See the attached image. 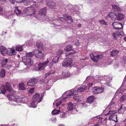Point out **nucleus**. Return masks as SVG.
Masks as SVG:
<instances>
[{"label": "nucleus", "mask_w": 126, "mask_h": 126, "mask_svg": "<svg viewBox=\"0 0 126 126\" xmlns=\"http://www.w3.org/2000/svg\"><path fill=\"white\" fill-rule=\"evenodd\" d=\"M35 12L34 8L32 6L26 7L23 11V13L27 15H34Z\"/></svg>", "instance_id": "f257e3e1"}, {"label": "nucleus", "mask_w": 126, "mask_h": 126, "mask_svg": "<svg viewBox=\"0 0 126 126\" xmlns=\"http://www.w3.org/2000/svg\"><path fill=\"white\" fill-rule=\"evenodd\" d=\"M21 58L23 62L24 63L25 65L30 66L33 65V60H32L31 59H30L29 57L25 56L22 57Z\"/></svg>", "instance_id": "f03ea898"}, {"label": "nucleus", "mask_w": 126, "mask_h": 126, "mask_svg": "<svg viewBox=\"0 0 126 126\" xmlns=\"http://www.w3.org/2000/svg\"><path fill=\"white\" fill-rule=\"evenodd\" d=\"M33 55L38 58H42L44 56V54L42 51L38 49H35L33 52Z\"/></svg>", "instance_id": "7ed1b4c3"}, {"label": "nucleus", "mask_w": 126, "mask_h": 126, "mask_svg": "<svg viewBox=\"0 0 126 126\" xmlns=\"http://www.w3.org/2000/svg\"><path fill=\"white\" fill-rule=\"evenodd\" d=\"M104 88L100 87H95L92 89L93 92L94 94H97L102 92L104 91Z\"/></svg>", "instance_id": "20e7f679"}, {"label": "nucleus", "mask_w": 126, "mask_h": 126, "mask_svg": "<svg viewBox=\"0 0 126 126\" xmlns=\"http://www.w3.org/2000/svg\"><path fill=\"white\" fill-rule=\"evenodd\" d=\"M73 62L72 59L69 58L67 60H64L62 63V65L63 66L68 67L71 66Z\"/></svg>", "instance_id": "39448f33"}, {"label": "nucleus", "mask_w": 126, "mask_h": 126, "mask_svg": "<svg viewBox=\"0 0 126 126\" xmlns=\"http://www.w3.org/2000/svg\"><path fill=\"white\" fill-rule=\"evenodd\" d=\"M49 61L47 59V61H45L44 63H40L38 64V70H43L45 68V66H47L49 63Z\"/></svg>", "instance_id": "423d86ee"}, {"label": "nucleus", "mask_w": 126, "mask_h": 126, "mask_svg": "<svg viewBox=\"0 0 126 126\" xmlns=\"http://www.w3.org/2000/svg\"><path fill=\"white\" fill-rule=\"evenodd\" d=\"M64 18L62 17L60 18L59 19L62 20H63L64 18L66 21L68 23H71L73 22V20L71 17L69 15H64Z\"/></svg>", "instance_id": "0eeeda50"}, {"label": "nucleus", "mask_w": 126, "mask_h": 126, "mask_svg": "<svg viewBox=\"0 0 126 126\" xmlns=\"http://www.w3.org/2000/svg\"><path fill=\"white\" fill-rule=\"evenodd\" d=\"M8 99L11 101L10 103L12 105L15 106L16 102V97L13 94H9L7 96Z\"/></svg>", "instance_id": "6e6552de"}, {"label": "nucleus", "mask_w": 126, "mask_h": 126, "mask_svg": "<svg viewBox=\"0 0 126 126\" xmlns=\"http://www.w3.org/2000/svg\"><path fill=\"white\" fill-rule=\"evenodd\" d=\"M112 25L115 29L117 30L121 29L123 27L122 24L119 22H115L113 23Z\"/></svg>", "instance_id": "1a4fd4ad"}, {"label": "nucleus", "mask_w": 126, "mask_h": 126, "mask_svg": "<svg viewBox=\"0 0 126 126\" xmlns=\"http://www.w3.org/2000/svg\"><path fill=\"white\" fill-rule=\"evenodd\" d=\"M37 81V79L34 78L31 79L27 83V84L28 86H33L36 84Z\"/></svg>", "instance_id": "9d476101"}, {"label": "nucleus", "mask_w": 126, "mask_h": 126, "mask_svg": "<svg viewBox=\"0 0 126 126\" xmlns=\"http://www.w3.org/2000/svg\"><path fill=\"white\" fill-rule=\"evenodd\" d=\"M14 13H12L11 11H9L6 12L4 14L5 17L6 18L9 19L12 17H15V15H14Z\"/></svg>", "instance_id": "9b49d317"}, {"label": "nucleus", "mask_w": 126, "mask_h": 126, "mask_svg": "<svg viewBox=\"0 0 126 126\" xmlns=\"http://www.w3.org/2000/svg\"><path fill=\"white\" fill-rule=\"evenodd\" d=\"M47 10V8L46 7L40 9L39 11V15L42 16L46 15Z\"/></svg>", "instance_id": "f8f14e48"}, {"label": "nucleus", "mask_w": 126, "mask_h": 126, "mask_svg": "<svg viewBox=\"0 0 126 126\" xmlns=\"http://www.w3.org/2000/svg\"><path fill=\"white\" fill-rule=\"evenodd\" d=\"M15 51V50L13 48H9L7 49L6 54L8 55L12 56L14 55Z\"/></svg>", "instance_id": "ddd939ff"}, {"label": "nucleus", "mask_w": 126, "mask_h": 126, "mask_svg": "<svg viewBox=\"0 0 126 126\" xmlns=\"http://www.w3.org/2000/svg\"><path fill=\"white\" fill-rule=\"evenodd\" d=\"M103 56L102 54L97 55L95 56L94 57L93 61L96 63L98 62V60L102 58Z\"/></svg>", "instance_id": "4468645a"}, {"label": "nucleus", "mask_w": 126, "mask_h": 126, "mask_svg": "<svg viewBox=\"0 0 126 126\" xmlns=\"http://www.w3.org/2000/svg\"><path fill=\"white\" fill-rule=\"evenodd\" d=\"M5 88L7 91L9 92L12 91L13 89L10 83L7 82L5 83Z\"/></svg>", "instance_id": "2eb2a0df"}, {"label": "nucleus", "mask_w": 126, "mask_h": 126, "mask_svg": "<svg viewBox=\"0 0 126 126\" xmlns=\"http://www.w3.org/2000/svg\"><path fill=\"white\" fill-rule=\"evenodd\" d=\"M121 34L120 32L119 31H116V33H114L112 34V36H113L117 40L118 39L119 37V36L121 35Z\"/></svg>", "instance_id": "dca6fc26"}, {"label": "nucleus", "mask_w": 126, "mask_h": 126, "mask_svg": "<svg viewBox=\"0 0 126 126\" xmlns=\"http://www.w3.org/2000/svg\"><path fill=\"white\" fill-rule=\"evenodd\" d=\"M0 49L1 54L4 56L5 54L6 53L7 49L5 47L2 46H1Z\"/></svg>", "instance_id": "f3484780"}, {"label": "nucleus", "mask_w": 126, "mask_h": 126, "mask_svg": "<svg viewBox=\"0 0 126 126\" xmlns=\"http://www.w3.org/2000/svg\"><path fill=\"white\" fill-rule=\"evenodd\" d=\"M116 16L117 20L119 21L123 19L124 17V15L121 13H118V15H117Z\"/></svg>", "instance_id": "a211bd4d"}, {"label": "nucleus", "mask_w": 126, "mask_h": 126, "mask_svg": "<svg viewBox=\"0 0 126 126\" xmlns=\"http://www.w3.org/2000/svg\"><path fill=\"white\" fill-rule=\"evenodd\" d=\"M94 96L91 95L87 99V103L91 104L93 101L94 99Z\"/></svg>", "instance_id": "6ab92c4d"}, {"label": "nucleus", "mask_w": 126, "mask_h": 126, "mask_svg": "<svg viewBox=\"0 0 126 126\" xmlns=\"http://www.w3.org/2000/svg\"><path fill=\"white\" fill-rule=\"evenodd\" d=\"M119 51L117 50H114L110 53V55L112 57L117 55L119 53Z\"/></svg>", "instance_id": "aec40b11"}, {"label": "nucleus", "mask_w": 126, "mask_h": 126, "mask_svg": "<svg viewBox=\"0 0 126 126\" xmlns=\"http://www.w3.org/2000/svg\"><path fill=\"white\" fill-rule=\"evenodd\" d=\"M114 119H116V121H115V122H117L118 121L117 120V116L116 115L113 114L111 115L109 117V120H113L115 121L114 120Z\"/></svg>", "instance_id": "412c9836"}, {"label": "nucleus", "mask_w": 126, "mask_h": 126, "mask_svg": "<svg viewBox=\"0 0 126 126\" xmlns=\"http://www.w3.org/2000/svg\"><path fill=\"white\" fill-rule=\"evenodd\" d=\"M92 13L94 15L95 17H96L98 16L99 13V9H93Z\"/></svg>", "instance_id": "4be33fe9"}, {"label": "nucleus", "mask_w": 126, "mask_h": 126, "mask_svg": "<svg viewBox=\"0 0 126 126\" xmlns=\"http://www.w3.org/2000/svg\"><path fill=\"white\" fill-rule=\"evenodd\" d=\"M67 109L68 110L72 111L73 109V104L71 102H69L67 104Z\"/></svg>", "instance_id": "5701e85b"}, {"label": "nucleus", "mask_w": 126, "mask_h": 126, "mask_svg": "<svg viewBox=\"0 0 126 126\" xmlns=\"http://www.w3.org/2000/svg\"><path fill=\"white\" fill-rule=\"evenodd\" d=\"M86 89V87L85 85H83L79 88L77 90L78 92H82L84 91Z\"/></svg>", "instance_id": "b1692460"}, {"label": "nucleus", "mask_w": 126, "mask_h": 126, "mask_svg": "<svg viewBox=\"0 0 126 126\" xmlns=\"http://www.w3.org/2000/svg\"><path fill=\"white\" fill-rule=\"evenodd\" d=\"M0 90L1 92H0V94H5L6 91L4 85H2L1 86Z\"/></svg>", "instance_id": "393cba45"}, {"label": "nucleus", "mask_w": 126, "mask_h": 126, "mask_svg": "<svg viewBox=\"0 0 126 126\" xmlns=\"http://www.w3.org/2000/svg\"><path fill=\"white\" fill-rule=\"evenodd\" d=\"M47 6L50 8H52L55 7V4L53 2H48L47 3Z\"/></svg>", "instance_id": "a878e982"}, {"label": "nucleus", "mask_w": 126, "mask_h": 126, "mask_svg": "<svg viewBox=\"0 0 126 126\" xmlns=\"http://www.w3.org/2000/svg\"><path fill=\"white\" fill-rule=\"evenodd\" d=\"M19 88L20 90H24L26 89L24 86V84L23 83H20L19 84Z\"/></svg>", "instance_id": "bb28decb"}, {"label": "nucleus", "mask_w": 126, "mask_h": 126, "mask_svg": "<svg viewBox=\"0 0 126 126\" xmlns=\"http://www.w3.org/2000/svg\"><path fill=\"white\" fill-rule=\"evenodd\" d=\"M5 74V71L3 69H2L0 71V77L1 78L4 77Z\"/></svg>", "instance_id": "cd10ccee"}, {"label": "nucleus", "mask_w": 126, "mask_h": 126, "mask_svg": "<svg viewBox=\"0 0 126 126\" xmlns=\"http://www.w3.org/2000/svg\"><path fill=\"white\" fill-rule=\"evenodd\" d=\"M113 9H115L118 12H120L121 10L120 8L116 5H112Z\"/></svg>", "instance_id": "c85d7f7f"}, {"label": "nucleus", "mask_w": 126, "mask_h": 126, "mask_svg": "<svg viewBox=\"0 0 126 126\" xmlns=\"http://www.w3.org/2000/svg\"><path fill=\"white\" fill-rule=\"evenodd\" d=\"M23 101L22 97L19 96H16V102L17 103L21 102Z\"/></svg>", "instance_id": "c756f323"}, {"label": "nucleus", "mask_w": 126, "mask_h": 126, "mask_svg": "<svg viewBox=\"0 0 126 126\" xmlns=\"http://www.w3.org/2000/svg\"><path fill=\"white\" fill-rule=\"evenodd\" d=\"M7 0H0V3L1 4L4 3ZM11 3L13 4H14L15 3V0H9Z\"/></svg>", "instance_id": "7c9ffc66"}, {"label": "nucleus", "mask_w": 126, "mask_h": 126, "mask_svg": "<svg viewBox=\"0 0 126 126\" xmlns=\"http://www.w3.org/2000/svg\"><path fill=\"white\" fill-rule=\"evenodd\" d=\"M78 92L77 91L75 90L72 91L69 93V94L67 95V96H68V95L70 96L71 95H76L78 94Z\"/></svg>", "instance_id": "2f4dec72"}, {"label": "nucleus", "mask_w": 126, "mask_h": 126, "mask_svg": "<svg viewBox=\"0 0 126 126\" xmlns=\"http://www.w3.org/2000/svg\"><path fill=\"white\" fill-rule=\"evenodd\" d=\"M72 46L71 45H69L67 46L64 49L65 51H69L72 50Z\"/></svg>", "instance_id": "473e14b6"}, {"label": "nucleus", "mask_w": 126, "mask_h": 126, "mask_svg": "<svg viewBox=\"0 0 126 126\" xmlns=\"http://www.w3.org/2000/svg\"><path fill=\"white\" fill-rule=\"evenodd\" d=\"M37 47L38 48L40 49H43L44 45L43 43L42 42H40L37 44Z\"/></svg>", "instance_id": "72a5a7b5"}, {"label": "nucleus", "mask_w": 126, "mask_h": 126, "mask_svg": "<svg viewBox=\"0 0 126 126\" xmlns=\"http://www.w3.org/2000/svg\"><path fill=\"white\" fill-rule=\"evenodd\" d=\"M8 61V59H4L1 62V63L2 66H4L6 64Z\"/></svg>", "instance_id": "f704fd0d"}, {"label": "nucleus", "mask_w": 126, "mask_h": 126, "mask_svg": "<svg viewBox=\"0 0 126 126\" xmlns=\"http://www.w3.org/2000/svg\"><path fill=\"white\" fill-rule=\"evenodd\" d=\"M37 102L36 101H33L31 103L30 106L32 107L35 108L36 107Z\"/></svg>", "instance_id": "c9c22d12"}, {"label": "nucleus", "mask_w": 126, "mask_h": 126, "mask_svg": "<svg viewBox=\"0 0 126 126\" xmlns=\"http://www.w3.org/2000/svg\"><path fill=\"white\" fill-rule=\"evenodd\" d=\"M33 53L32 52L27 53L26 54V56L28 57H29L30 59H31V57H33Z\"/></svg>", "instance_id": "e433bc0d"}, {"label": "nucleus", "mask_w": 126, "mask_h": 126, "mask_svg": "<svg viewBox=\"0 0 126 126\" xmlns=\"http://www.w3.org/2000/svg\"><path fill=\"white\" fill-rule=\"evenodd\" d=\"M16 11L17 12H16V15L19 16L22 14L21 11L18 9V7H16Z\"/></svg>", "instance_id": "4c0bfd02"}, {"label": "nucleus", "mask_w": 126, "mask_h": 126, "mask_svg": "<svg viewBox=\"0 0 126 126\" xmlns=\"http://www.w3.org/2000/svg\"><path fill=\"white\" fill-rule=\"evenodd\" d=\"M59 60V57L58 56H56L54 57L52 61L54 62L55 63L58 62Z\"/></svg>", "instance_id": "58836bf2"}, {"label": "nucleus", "mask_w": 126, "mask_h": 126, "mask_svg": "<svg viewBox=\"0 0 126 126\" xmlns=\"http://www.w3.org/2000/svg\"><path fill=\"white\" fill-rule=\"evenodd\" d=\"M60 112V110H56L54 109L52 112L51 113L52 115H54L55 114H57L58 113Z\"/></svg>", "instance_id": "ea45409f"}, {"label": "nucleus", "mask_w": 126, "mask_h": 126, "mask_svg": "<svg viewBox=\"0 0 126 126\" xmlns=\"http://www.w3.org/2000/svg\"><path fill=\"white\" fill-rule=\"evenodd\" d=\"M39 94L36 93L33 96L32 98L33 99L37 100L39 97Z\"/></svg>", "instance_id": "a19ab883"}, {"label": "nucleus", "mask_w": 126, "mask_h": 126, "mask_svg": "<svg viewBox=\"0 0 126 126\" xmlns=\"http://www.w3.org/2000/svg\"><path fill=\"white\" fill-rule=\"evenodd\" d=\"M16 51H23L22 46H16Z\"/></svg>", "instance_id": "79ce46f5"}, {"label": "nucleus", "mask_w": 126, "mask_h": 126, "mask_svg": "<svg viewBox=\"0 0 126 126\" xmlns=\"http://www.w3.org/2000/svg\"><path fill=\"white\" fill-rule=\"evenodd\" d=\"M126 97L125 96L123 95L120 98V101L121 102H123L124 100H126Z\"/></svg>", "instance_id": "37998d69"}, {"label": "nucleus", "mask_w": 126, "mask_h": 126, "mask_svg": "<svg viewBox=\"0 0 126 126\" xmlns=\"http://www.w3.org/2000/svg\"><path fill=\"white\" fill-rule=\"evenodd\" d=\"M99 22L101 24L106 25L107 24L106 22L103 19L99 21Z\"/></svg>", "instance_id": "c03bdc74"}, {"label": "nucleus", "mask_w": 126, "mask_h": 126, "mask_svg": "<svg viewBox=\"0 0 126 126\" xmlns=\"http://www.w3.org/2000/svg\"><path fill=\"white\" fill-rule=\"evenodd\" d=\"M123 105H121V107H120V108L118 110V111L119 113H123V112H121V110L122 109V108L123 107Z\"/></svg>", "instance_id": "a18cd8bd"}, {"label": "nucleus", "mask_w": 126, "mask_h": 126, "mask_svg": "<svg viewBox=\"0 0 126 126\" xmlns=\"http://www.w3.org/2000/svg\"><path fill=\"white\" fill-rule=\"evenodd\" d=\"M79 97L78 96H74L73 97V99H74L75 100H76L77 101H78L79 100Z\"/></svg>", "instance_id": "49530a36"}, {"label": "nucleus", "mask_w": 126, "mask_h": 126, "mask_svg": "<svg viewBox=\"0 0 126 126\" xmlns=\"http://www.w3.org/2000/svg\"><path fill=\"white\" fill-rule=\"evenodd\" d=\"M63 51L61 50H59L57 52V55H61L63 53Z\"/></svg>", "instance_id": "de8ad7c7"}, {"label": "nucleus", "mask_w": 126, "mask_h": 126, "mask_svg": "<svg viewBox=\"0 0 126 126\" xmlns=\"http://www.w3.org/2000/svg\"><path fill=\"white\" fill-rule=\"evenodd\" d=\"M76 53V51H73V52H70V53H69V54H68L67 55H66V56L67 57H69V55H73V54H74Z\"/></svg>", "instance_id": "09e8293b"}, {"label": "nucleus", "mask_w": 126, "mask_h": 126, "mask_svg": "<svg viewBox=\"0 0 126 126\" xmlns=\"http://www.w3.org/2000/svg\"><path fill=\"white\" fill-rule=\"evenodd\" d=\"M45 80L44 79H42L40 80L39 83L40 84H43L45 82Z\"/></svg>", "instance_id": "8fccbe9b"}, {"label": "nucleus", "mask_w": 126, "mask_h": 126, "mask_svg": "<svg viewBox=\"0 0 126 126\" xmlns=\"http://www.w3.org/2000/svg\"><path fill=\"white\" fill-rule=\"evenodd\" d=\"M62 101H60L59 102L56 103V106L57 107H58L62 103Z\"/></svg>", "instance_id": "3c124183"}, {"label": "nucleus", "mask_w": 126, "mask_h": 126, "mask_svg": "<svg viewBox=\"0 0 126 126\" xmlns=\"http://www.w3.org/2000/svg\"><path fill=\"white\" fill-rule=\"evenodd\" d=\"M114 113H115V111H114L112 110H110L109 111V113L107 114V115L109 114H111L112 113L113 114H114Z\"/></svg>", "instance_id": "603ef678"}, {"label": "nucleus", "mask_w": 126, "mask_h": 126, "mask_svg": "<svg viewBox=\"0 0 126 126\" xmlns=\"http://www.w3.org/2000/svg\"><path fill=\"white\" fill-rule=\"evenodd\" d=\"M114 104V102H111L110 104L108 106V107H111V108L112 107L111 106L113 104Z\"/></svg>", "instance_id": "864d4df0"}, {"label": "nucleus", "mask_w": 126, "mask_h": 126, "mask_svg": "<svg viewBox=\"0 0 126 126\" xmlns=\"http://www.w3.org/2000/svg\"><path fill=\"white\" fill-rule=\"evenodd\" d=\"M34 88L31 89H30V90L29 91V93H32V92H33L34 91Z\"/></svg>", "instance_id": "5fc2aeb1"}, {"label": "nucleus", "mask_w": 126, "mask_h": 126, "mask_svg": "<svg viewBox=\"0 0 126 126\" xmlns=\"http://www.w3.org/2000/svg\"><path fill=\"white\" fill-rule=\"evenodd\" d=\"M126 107L123 106V107L122 108V109L121 110V112H123V113H124V111H125L126 110Z\"/></svg>", "instance_id": "6e6d98bb"}, {"label": "nucleus", "mask_w": 126, "mask_h": 126, "mask_svg": "<svg viewBox=\"0 0 126 126\" xmlns=\"http://www.w3.org/2000/svg\"><path fill=\"white\" fill-rule=\"evenodd\" d=\"M80 45V44L79 42V40H78L75 43V45L77 46H79Z\"/></svg>", "instance_id": "4d7b16f0"}, {"label": "nucleus", "mask_w": 126, "mask_h": 126, "mask_svg": "<svg viewBox=\"0 0 126 126\" xmlns=\"http://www.w3.org/2000/svg\"><path fill=\"white\" fill-rule=\"evenodd\" d=\"M113 14H114L113 13H110L109 14V16L111 18L113 17Z\"/></svg>", "instance_id": "13d9d810"}, {"label": "nucleus", "mask_w": 126, "mask_h": 126, "mask_svg": "<svg viewBox=\"0 0 126 126\" xmlns=\"http://www.w3.org/2000/svg\"><path fill=\"white\" fill-rule=\"evenodd\" d=\"M26 0H21L20 1H16V2L19 3H22L24 2H25Z\"/></svg>", "instance_id": "bf43d9fd"}, {"label": "nucleus", "mask_w": 126, "mask_h": 126, "mask_svg": "<svg viewBox=\"0 0 126 126\" xmlns=\"http://www.w3.org/2000/svg\"><path fill=\"white\" fill-rule=\"evenodd\" d=\"M32 2V1L30 0H28V1H27L26 2L27 3V5H29L31 4Z\"/></svg>", "instance_id": "052dcab7"}, {"label": "nucleus", "mask_w": 126, "mask_h": 126, "mask_svg": "<svg viewBox=\"0 0 126 126\" xmlns=\"http://www.w3.org/2000/svg\"><path fill=\"white\" fill-rule=\"evenodd\" d=\"M65 113H63L60 115L61 117V118H64L65 117Z\"/></svg>", "instance_id": "680f3d73"}, {"label": "nucleus", "mask_w": 126, "mask_h": 126, "mask_svg": "<svg viewBox=\"0 0 126 126\" xmlns=\"http://www.w3.org/2000/svg\"><path fill=\"white\" fill-rule=\"evenodd\" d=\"M50 75V74H49V72L46 74L45 75V78H46L47 76H49V75Z\"/></svg>", "instance_id": "e2e57ef3"}, {"label": "nucleus", "mask_w": 126, "mask_h": 126, "mask_svg": "<svg viewBox=\"0 0 126 126\" xmlns=\"http://www.w3.org/2000/svg\"><path fill=\"white\" fill-rule=\"evenodd\" d=\"M53 64V63H49V64L48 65L49 68H50L51 67Z\"/></svg>", "instance_id": "0e129e2a"}, {"label": "nucleus", "mask_w": 126, "mask_h": 126, "mask_svg": "<svg viewBox=\"0 0 126 126\" xmlns=\"http://www.w3.org/2000/svg\"><path fill=\"white\" fill-rule=\"evenodd\" d=\"M93 85V83H89L88 84V86H89V87H91Z\"/></svg>", "instance_id": "69168bd1"}, {"label": "nucleus", "mask_w": 126, "mask_h": 126, "mask_svg": "<svg viewBox=\"0 0 126 126\" xmlns=\"http://www.w3.org/2000/svg\"><path fill=\"white\" fill-rule=\"evenodd\" d=\"M50 74L54 73L55 71L54 70H52L49 72Z\"/></svg>", "instance_id": "338daca9"}, {"label": "nucleus", "mask_w": 126, "mask_h": 126, "mask_svg": "<svg viewBox=\"0 0 126 126\" xmlns=\"http://www.w3.org/2000/svg\"><path fill=\"white\" fill-rule=\"evenodd\" d=\"M42 97V96L39 99V100L38 101V103L40 102L42 100V98H41Z\"/></svg>", "instance_id": "774afa93"}]
</instances>
